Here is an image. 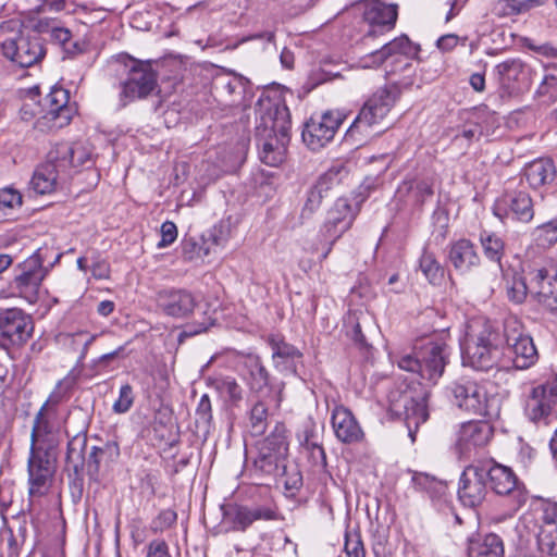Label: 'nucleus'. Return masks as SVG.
I'll use <instances>...</instances> for the list:
<instances>
[{
  "label": "nucleus",
  "mask_w": 557,
  "mask_h": 557,
  "mask_svg": "<svg viewBox=\"0 0 557 557\" xmlns=\"http://www.w3.org/2000/svg\"><path fill=\"white\" fill-rule=\"evenodd\" d=\"M64 419L60 414L38 410L30 432V448L27 461L29 495L42 496L51 481L57 449L62 442Z\"/></svg>",
  "instance_id": "1"
},
{
  "label": "nucleus",
  "mask_w": 557,
  "mask_h": 557,
  "mask_svg": "<svg viewBox=\"0 0 557 557\" xmlns=\"http://www.w3.org/2000/svg\"><path fill=\"white\" fill-rule=\"evenodd\" d=\"M257 104L260 116L256 136L260 146V160L267 165L277 166L285 159L290 127L289 110L280 99H260Z\"/></svg>",
  "instance_id": "2"
},
{
  "label": "nucleus",
  "mask_w": 557,
  "mask_h": 557,
  "mask_svg": "<svg viewBox=\"0 0 557 557\" xmlns=\"http://www.w3.org/2000/svg\"><path fill=\"white\" fill-rule=\"evenodd\" d=\"M257 104L260 116L256 136L260 146V160L267 165L277 166L285 159L290 127L289 110L280 99H260Z\"/></svg>",
  "instance_id": "3"
},
{
  "label": "nucleus",
  "mask_w": 557,
  "mask_h": 557,
  "mask_svg": "<svg viewBox=\"0 0 557 557\" xmlns=\"http://www.w3.org/2000/svg\"><path fill=\"white\" fill-rule=\"evenodd\" d=\"M110 66L117 75H126V78L120 83L121 107L148 97L157 88V73L150 62L134 59L128 54H120Z\"/></svg>",
  "instance_id": "4"
},
{
  "label": "nucleus",
  "mask_w": 557,
  "mask_h": 557,
  "mask_svg": "<svg viewBox=\"0 0 557 557\" xmlns=\"http://www.w3.org/2000/svg\"><path fill=\"white\" fill-rule=\"evenodd\" d=\"M462 362L478 371L509 369V361L504 360V352L498 346V334L490 323L485 322L475 334L467 332Z\"/></svg>",
  "instance_id": "5"
},
{
  "label": "nucleus",
  "mask_w": 557,
  "mask_h": 557,
  "mask_svg": "<svg viewBox=\"0 0 557 557\" xmlns=\"http://www.w3.org/2000/svg\"><path fill=\"white\" fill-rule=\"evenodd\" d=\"M430 396L431 391L421 383L407 385L404 391H394L389 394V411L405 420L412 442L419 426L429 419Z\"/></svg>",
  "instance_id": "6"
},
{
  "label": "nucleus",
  "mask_w": 557,
  "mask_h": 557,
  "mask_svg": "<svg viewBox=\"0 0 557 557\" xmlns=\"http://www.w3.org/2000/svg\"><path fill=\"white\" fill-rule=\"evenodd\" d=\"M445 343L428 342L411 352L401 354L396 362L399 369L417 373L433 384L443 375L448 358Z\"/></svg>",
  "instance_id": "7"
},
{
  "label": "nucleus",
  "mask_w": 557,
  "mask_h": 557,
  "mask_svg": "<svg viewBox=\"0 0 557 557\" xmlns=\"http://www.w3.org/2000/svg\"><path fill=\"white\" fill-rule=\"evenodd\" d=\"M504 337V360L509 361V368L524 370L537 361L539 355L533 339L524 333L523 324L517 317L510 315L505 319Z\"/></svg>",
  "instance_id": "8"
},
{
  "label": "nucleus",
  "mask_w": 557,
  "mask_h": 557,
  "mask_svg": "<svg viewBox=\"0 0 557 557\" xmlns=\"http://www.w3.org/2000/svg\"><path fill=\"white\" fill-rule=\"evenodd\" d=\"M400 96L397 85H385L379 88L362 106L358 115L348 129V134L355 132L370 134L376 126H380L389 113Z\"/></svg>",
  "instance_id": "9"
},
{
  "label": "nucleus",
  "mask_w": 557,
  "mask_h": 557,
  "mask_svg": "<svg viewBox=\"0 0 557 557\" xmlns=\"http://www.w3.org/2000/svg\"><path fill=\"white\" fill-rule=\"evenodd\" d=\"M44 261L45 252L42 248H39L26 260L17 264V273L10 284L14 296L23 298L28 304L37 302L42 281L49 271Z\"/></svg>",
  "instance_id": "10"
},
{
  "label": "nucleus",
  "mask_w": 557,
  "mask_h": 557,
  "mask_svg": "<svg viewBox=\"0 0 557 557\" xmlns=\"http://www.w3.org/2000/svg\"><path fill=\"white\" fill-rule=\"evenodd\" d=\"M448 392L453 404L461 410L483 417H492L495 413V398L488 395L483 384L461 379L453 382Z\"/></svg>",
  "instance_id": "11"
},
{
  "label": "nucleus",
  "mask_w": 557,
  "mask_h": 557,
  "mask_svg": "<svg viewBox=\"0 0 557 557\" xmlns=\"http://www.w3.org/2000/svg\"><path fill=\"white\" fill-rule=\"evenodd\" d=\"M288 453V443L285 428L276 425L274 430L258 444V456L255 468L269 475L285 472V458Z\"/></svg>",
  "instance_id": "12"
},
{
  "label": "nucleus",
  "mask_w": 557,
  "mask_h": 557,
  "mask_svg": "<svg viewBox=\"0 0 557 557\" xmlns=\"http://www.w3.org/2000/svg\"><path fill=\"white\" fill-rule=\"evenodd\" d=\"M244 366L248 371L247 382L253 397L268 398L269 403H274V406L280 408L283 400L284 383L271 382L268 370L256 355H248Z\"/></svg>",
  "instance_id": "13"
},
{
  "label": "nucleus",
  "mask_w": 557,
  "mask_h": 557,
  "mask_svg": "<svg viewBox=\"0 0 557 557\" xmlns=\"http://www.w3.org/2000/svg\"><path fill=\"white\" fill-rule=\"evenodd\" d=\"M346 119L339 110H330L319 117H311L302 131V140L313 151L320 150L333 140L338 127Z\"/></svg>",
  "instance_id": "14"
},
{
  "label": "nucleus",
  "mask_w": 557,
  "mask_h": 557,
  "mask_svg": "<svg viewBox=\"0 0 557 557\" xmlns=\"http://www.w3.org/2000/svg\"><path fill=\"white\" fill-rule=\"evenodd\" d=\"M34 332V322L22 309L11 308L0 312V345L21 347Z\"/></svg>",
  "instance_id": "15"
},
{
  "label": "nucleus",
  "mask_w": 557,
  "mask_h": 557,
  "mask_svg": "<svg viewBox=\"0 0 557 557\" xmlns=\"http://www.w3.org/2000/svg\"><path fill=\"white\" fill-rule=\"evenodd\" d=\"M348 172L343 164L332 165L309 188L300 212L301 222L310 220L320 209L322 200L329 191L338 186Z\"/></svg>",
  "instance_id": "16"
},
{
  "label": "nucleus",
  "mask_w": 557,
  "mask_h": 557,
  "mask_svg": "<svg viewBox=\"0 0 557 557\" xmlns=\"http://www.w3.org/2000/svg\"><path fill=\"white\" fill-rule=\"evenodd\" d=\"M355 216L356 213L346 198H338L327 210L324 223L320 230L321 236L329 242V248L323 258L327 257L334 243L350 228Z\"/></svg>",
  "instance_id": "17"
},
{
  "label": "nucleus",
  "mask_w": 557,
  "mask_h": 557,
  "mask_svg": "<svg viewBox=\"0 0 557 557\" xmlns=\"http://www.w3.org/2000/svg\"><path fill=\"white\" fill-rule=\"evenodd\" d=\"M493 212L502 221L529 223L534 216V205L527 191H507L496 200Z\"/></svg>",
  "instance_id": "18"
},
{
  "label": "nucleus",
  "mask_w": 557,
  "mask_h": 557,
  "mask_svg": "<svg viewBox=\"0 0 557 557\" xmlns=\"http://www.w3.org/2000/svg\"><path fill=\"white\" fill-rule=\"evenodd\" d=\"M2 54L21 67H29L45 55L44 45L39 37L18 36L5 39L1 44Z\"/></svg>",
  "instance_id": "19"
},
{
  "label": "nucleus",
  "mask_w": 557,
  "mask_h": 557,
  "mask_svg": "<svg viewBox=\"0 0 557 557\" xmlns=\"http://www.w3.org/2000/svg\"><path fill=\"white\" fill-rule=\"evenodd\" d=\"M50 159L59 161L61 171L69 177L77 173L81 168L88 169L92 164L91 149L84 143H60L50 149Z\"/></svg>",
  "instance_id": "20"
},
{
  "label": "nucleus",
  "mask_w": 557,
  "mask_h": 557,
  "mask_svg": "<svg viewBox=\"0 0 557 557\" xmlns=\"http://www.w3.org/2000/svg\"><path fill=\"white\" fill-rule=\"evenodd\" d=\"M486 467L472 463L461 473L458 487L460 502L468 507H476L486 496Z\"/></svg>",
  "instance_id": "21"
},
{
  "label": "nucleus",
  "mask_w": 557,
  "mask_h": 557,
  "mask_svg": "<svg viewBox=\"0 0 557 557\" xmlns=\"http://www.w3.org/2000/svg\"><path fill=\"white\" fill-rule=\"evenodd\" d=\"M419 50L420 47L412 42L407 35H401L369 54L364 59V66H377L384 61L392 60V62L404 61V69H407L410 66L409 60L416 57Z\"/></svg>",
  "instance_id": "22"
},
{
  "label": "nucleus",
  "mask_w": 557,
  "mask_h": 557,
  "mask_svg": "<svg viewBox=\"0 0 557 557\" xmlns=\"http://www.w3.org/2000/svg\"><path fill=\"white\" fill-rule=\"evenodd\" d=\"M486 478L490 479L492 490L498 495H509L515 498L513 508L517 510L527 502V494L517 484L513 471L499 463H484Z\"/></svg>",
  "instance_id": "23"
},
{
  "label": "nucleus",
  "mask_w": 557,
  "mask_h": 557,
  "mask_svg": "<svg viewBox=\"0 0 557 557\" xmlns=\"http://www.w3.org/2000/svg\"><path fill=\"white\" fill-rule=\"evenodd\" d=\"M494 429L486 420H471L460 425L456 448L460 455H468L472 450L485 447L492 440Z\"/></svg>",
  "instance_id": "24"
},
{
  "label": "nucleus",
  "mask_w": 557,
  "mask_h": 557,
  "mask_svg": "<svg viewBox=\"0 0 557 557\" xmlns=\"http://www.w3.org/2000/svg\"><path fill=\"white\" fill-rule=\"evenodd\" d=\"M235 531L245 532L258 521H276L281 515L276 507L264 505H232L225 512Z\"/></svg>",
  "instance_id": "25"
},
{
  "label": "nucleus",
  "mask_w": 557,
  "mask_h": 557,
  "mask_svg": "<svg viewBox=\"0 0 557 557\" xmlns=\"http://www.w3.org/2000/svg\"><path fill=\"white\" fill-rule=\"evenodd\" d=\"M530 295L550 311H557V276L544 268L529 272Z\"/></svg>",
  "instance_id": "26"
},
{
  "label": "nucleus",
  "mask_w": 557,
  "mask_h": 557,
  "mask_svg": "<svg viewBox=\"0 0 557 557\" xmlns=\"http://www.w3.org/2000/svg\"><path fill=\"white\" fill-rule=\"evenodd\" d=\"M557 403V386L554 384H542L532 388L525 400L524 411L528 418L537 422L545 420Z\"/></svg>",
  "instance_id": "27"
},
{
  "label": "nucleus",
  "mask_w": 557,
  "mask_h": 557,
  "mask_svg": "<svg viewBox=\"0 0 557 557\" xmlns=\"http://www.w3.org/2000/svg\"><path fill=\"white\" fill-rule=\"evenodd\" d=\"M157 304L164 314L173 318H186L196 307L193 294L185 289L161 290L157 295Z\"/></svg>",
  "instance_id": "28"
},
{
  "label": "nucleus",
  "mask_w": 557,
  "mask_h": 557,
  "mask_svg": "<svg viewBox=\"0 0 557 557\" xmlns=\"http://www.w3.org/2000/svg\"><path fill=\"white\" fill-rule=\"evenodd\" d=\"M58 164L59 161L50 159L49 151L46 161L35 169L29 185L36 194H50L55 190L60 181L70 178L66 172L61 171Z\"/></svg>",
  "instance_id": "29"
},
{
  "label": "nucleus",
  "mask_w": 557,
  "mask_h": 557,
  "mask_svg": "<svg viewBox=\"0 0 557 557\" xmlns=\"http://www.w3.org/2000/svg\"><path fill=\"white\" fill-rule=\"evenodd\" d=\"M331 423L336 438L342 443H358L364 436V433L352 412L342 405L334 407Z\"/></svg>",
  "instance_id": "30"
},
{
  "label": "nucleus",
  "mask_w": 557,
  "mask_h": 557,
  "mask_svg": "<svg viewBox=\"0 0 557 557\" xmlns=\"http://www.w3.org/2000/svg\"><path fill=\"white\" fill-rule=\"evenodd\" d=\"M397 5L387 4L380 0L368 1L364 5L363 18L372 27L368 36H373L377 30H389L397 21Z\"/></svg>",
  "instance_id": "31"
},
{
  "label": "nucleus",
  "mask_w": 557,
  "mask_h": 557,
  "mask_svg": "<svg viewBox=\"0 0 557 557\" xmlns=\"http://www.w3.org/2000/svg\"><path fill=\"white\" fill-rule=\"evenodd\" d=\"M448 258L455 270L461 274L469 273L480 264V257L474 245L465 238L457 240L450 246Z\"/></svg>",
  "instance_id": "32"
},
{
  "label": "nucleus",
  "mask_w": 557,
  "mask_h": 557,
  "mask_svg": "<svg viewBox=\"0 0 557 557\" xmlns=\"http://www.w3.org/2000/svg\"><path fill=\"white\" fill-rule=\"evenodd\" d=\"M120 456V446L115 441H108L102 446H92L86 462L87 473L96 478L102 462H113Z\"/></svg>",
  "instance_id": "33"
},
{
  "label": "nucleus",
  "mask_w": 557,
  "mask_h": 557,
  "mask_svg": "<svg viewBox=\"0 0 557 557\" xmlns=\"http://www.w3.org/2000/svg\"><path fill=\"white\" fill-rule=\"evenodd\" d=\"M67 92L62 89H53L48 96L49 109L47 115L50 121H54L58 127H63L71 122L72 110L67 107Z\"/></svg>",
  "instance_id": "34"
},
{
  "label": "nucleus",
  "mask_w": 557,
  "mask_h": 557,
  "mask_svg": "<svg viewBox=\"0 0 557 557\" xmlns=\"http://www.w3.org/2000/svg\"><path fill=\"white\" fill-rule=\"evenodd\" d=\"M468 557H504L502 539L494 533L471 539L468 546Z\"/></svg>",
  "instance_id": "35"
},
{
  "label": "nucleus",
  "mask_w": 557,
  "mask_h": 557,
  "mask_svg": "<svg viewBox=\"0 0 557 557\" xmlns=\"http://www.w3.org/2000/svg\"><path fill=\"white\" fill-rule=\"evenodd\" d=\"M556 174L553 161L534 160L524 169V176L532 188H539L554 181Z\"/></svg>",
  "instance_id": "36"
},
{
  "label": "nucleus",
  "mask_w": 557,
  "mask_h": 557,
  "mask_svg": "<svg viewBox=\"0 0 557 557\" xmlns=\"http://www.w3.org/2000/svg\"><path fill=\"white\" fill-rule=\"evenodd\" d=\"M503 280L508 299L522 304L530 294V282L527 283L519 272L509 269L503 271Z\"/></svg>",
  "instance_id": "37"
},
{
  "label": "nucleus",
  "mask_w": 557,
  "mask_h": 557,
  "mask_svg": "<svg viewBox=\"0 0 557 557\" xmlns=\"http://www.w3.org/2000/svg\"><path fill=\"white\" fill-rule=\"evenodd\" d=\"M499 83L507 89H513V84L524 75V64L519 59H509L495 66Z\"/></svg>",
  "instance_id": "38"
},
{
  "label": "nucleus",
  "mask_w": 557,
  "mask_h": 557,
  "mask_svg": "<svg viewBox=\"0 0 557 557\" xmlns=\"http://www.w3.org/2000/svg\"><path fill=\"white\" fill-rule=\"evenodd\" d=\"M256 401L253 403L250 409V430L255 435H260L264 432L268 418L269 410L274 407V403H269L268 398L255 397Z\"/></svg>",
  "instance_id": "39"
},
{
  "label": "nucleus",
  "mask_w": 557,
  "mask_h": 557,
  "mask_svg": "<svg viewBox=\"0 0 557 557\" xmlns=\"http://www.w3.org/2000/svg\"><path fill=\"white\" fill-rule=\"evenodd\" d=\"M87 446V435L85 431L78 432L67 443L66 462L71 465L75 472L84 465V451Z\"/></svg>",
  "instance_id": "40"
},
{
  "label": "nucleus",
  "mask_w": 557,
  "mask_h": 557,
  "mask_svg": "<svg viewBox=\"0 0 557 557\" xmlns=\"http://www.w3.org/2000/svg\"><path fill=\"white\" fill-rule=\"evenodd\" d=\"M49 36L51 40L60 45L69 55H76L85 50L86 45L84 42L73 41L71 30L59 24L51 29Z\"/></svg>",
  "instance_id": "41"
},
{
  "label": "nucleus",
  "mask_w": 557,
  "mask_h": 557,
  "mask_svg": "<svg viewBox=\"0 0 557 557\" xmlns=\"http://www.w3.org/2000/svg\"><path fill=\"white\" fill-rule=\"evenodd\" d=\"M480 243L485 257L491 261L500 263L505 251V244L502 237L495 233L482 231L480 233Z\"/></svg>",
  "instance_id": "42"
},
{
  "label": "nucleus",
  "mask_w": 557,
  "mask_h": 557,
  "mask_svg": "<svg viewBox=\"0 0 557 557\" xmlns=\"http://www.w3.org/2000/svg\"><path fill=\"white\" fill-rule=\"evenodd\" d=\"M420 269L425 278L433 285L440 284L444 276L441 264L437 262L435 256L428 250H424L420 258Z\"/></svg>",
  "instance_id": "43"
},
{
  "label": "nucleus",
  "mask_w": 557,
  "mask_h": 557,
  "mask_svg": "<svg viewBox=\"0 0 557 557\" xmlns=\"http://www.w3.org/2000/svg\"><path fill=\"white\" fill-rule=\"evenodd\" d=\"M361 320L362 318L356 312H349L344 318L343 331L345 332V335L356 345L360 347H367L368 343L361 331Z\"/></svg>",
  "instance_id": "44"
},
{
  "label": "nucleus",
  "mask_w": 557,
  "mask_h": 557,
  "mask_svg": "<svg viewBox=\"0 0 557 557\" xmlns=\"http://www.w3.org/2000/svg\"><path fill=\"white\" fill-rule=\"evenodd\" d=\"M23 203L21 193L14 188L5 187L0 189V219L11 215L15 209H20Z\"/></svg>",
  "instance_id": "45"
},
{
  "label": "nucleus",
  "mask_w": 557,
  "mask_h": 557,
  "mask_svg": "<svg viewBox=\"0 0 557 557\" xmlns=\"http://www.w3.org/2000/svg\"><path fill=\"white\" fill-rule=\"evenodd\" d=\"M536 543L541 553L557 556V527H540Z\"/></svg>",
  "instance_id": "46"
},
{
  "label": "nucleus",
  "mask_w": 557,
  "mask_h": 557,
  "mask_svg": "<svg viewBox=\"0 0 557 557\" xmlns=\"http://www.w3.org/2000/svg\"><path fill=\"white\" fill-rule=\"evenodd\" d=\"M532 236L539 247L549 248L557 243V220L537 226Z\"/></svg>",
  "instance_id": "47"
},
{
  "label": "nucleus",
  "mask_w": 557,
  "mask_h": 557,
  "mask_svg": "<svg viewBox=\"0 0 557 557\" xmlns=\"http://www.w3.org/2000/svg\"><path fill=\"white\" fill-rule=\"evenodd\" d=\"M269 344L272 348V357L273 359H283V360H295L296 358H300V351L293 345L284 342L283 339H278L275 337H271L269 339Z\"/></svg>",
  "instance_id": "48"
},
{
  "label": "nucleus",
  "mask_w": 557,
  "mask_h": 557,
  "mask_svg": "<svg viewBox=\"0 0 557 557\" xmlns=\"http://www.w3.org/2000/svg\"><path fill=\"white\" fill-rule=\"evenodd\" d=\"M213 420L212 404L208 394H203L196 408V423L198 428L209 431Z\"/></svg>",
  "instance_id": "49"
},
{
  "label": "nucleus",
  "mask_w": 557,
  "mask_h": 557,
  "mask_svg": "<svg viewBox=\"0 0 557 557\" xmlns=\"http://www.w3.org/2000/svg\"><path fill=\"white\" fill-rule=\"evenodd\" d=\"M67 391L69 386H65V382L60 381L39 410H44L45 413L59 414L58 406L65 399Z\"/></svg>",
  "instance_id": "50"
},
{
  "label": "nucleus",
  "mask_w": 557,
  "mask_h": 557,
  "mask_svg": "<svg viewBox=\"0 0 557 557\" xmlns=\"http://www.w3.org/2000/svg\"><path fill=\"white\" fill-rule=\"evenodd\" d=\"M218 389L234 405L243 399V388L233 377H225L218 383Z\"/></svg>",
  "instance_id": "51"
},
{
  "label": "nucleus",
  "mask_w": 557,
  "mask_h": 557,
  "mask_svg": "<svg viewBox=\"0 0 557 557\" xmlns=\"http://www.w3.org/2000/svg\"><path fill=\"white\" fill-rule=\"evenodd\" d=\"M344 549L347 557H366L363 543L358 532H346Z\"/></svg>",
  "instance_id": "52"
},
{
  "label": "nucleus",
  "mask_w": 557,
  "mask_h": 557,
  "mask_svg": "<svg viewBox=\"0 0 557 557\" xmlns=\"http://www.w3.org/2000/svg\"><path fill=\"white\" fill-rule=\"evenodd\" d=\"M177 515L172 509H164L152 520L150 529L153 533L163 532L175 524Z\"/></svg>",
  "instance_id": "53"
},
{
  "label": "nucleus",
  "mask_w": 557,
  "mask_h": 557,
  "mask_svg": "<svg viewBox=\"0 0 557 557\" xmlns=\"http://www.w3.org/2000/svg\"><path fill=\"white\" fill-rule=\"evenodd\" d=\"M134 404L133 387L129 384H124L120 388L119 398L113 404V411L115 413L127 412Z\"/></svg>",
  "instance_id": "54"
},
{
  "label": "nucleus",
  "mask_w": 557,
  "mask_h": 557,
  "mask_svg": "<svg viewBox=\"0 0 557 557\" xmlns=\"http://www.w3.org/2000/svg\"><path fill=\"white\" fill-rule=\"evenodd\" d=\"M302 445H305L307 449L311 450L313 457H315L317 454L321 459V462L325 463L326 455L322 445L318 442L317 436L314 435L313 426L305 429Z\"/></svg>",
  "instance_id": "55"
},
{
  "label": "nucleus",
  "mask_w": 557,
  "mask_h": 557,
  "mask_svg": "<svg viewBox=\"0 0 557 557\" xmlns=\"http://www.w3.org/2000/svg\"><path fill=\"white\" fill-rule=\"evenodd\" d=\"M544 3L545 0H507V9L509 13L521 14L542 7Z\"/></svg>",
  "instance_id": "56"
},
{
  "label": "nucleus",
  "mask_w": 557,
  "mask_h": 557,
  "mask_svg": "<svg viewBox=\"0 0 557 557\" xmlns=\"http://www.w3.org/2000/svg\"><path fill=\"white\" fill-rule=\"evenodd\" d=\"M145 557H172L169 544L161 539L152 540L145 548Z\"/></svg>",
  "instance_id": "57"
},
{
  "label": "nucleus",
  "mask_w": 557,
  "mask_h": 557,
  "mask_svg": "<svg viewBox=\"0 0 557 557\" xmlns=\"http://www.w3.org/2000/svg\"><path fill=\"white\" fill-rule=\"evenodd\" d=\"M161 240L158 243L159 248L170 246L177 238V227L172 221H165L161 225Z\"/></svg>",
  "instance_id": "58"
},
{
  "label": "nucleus",
  "mask_w": 557,
  "mask_h": 557,
  "mask_svg": "<svg viewBox=\"0 0 557 557\" xmlns=\"http://www.w3.org/2000/svg\"><path fill=\"white\" fill-rule=\"evenodd\" d=\"M542 524L541 527L553 525L557 527V503L545 500L542 504Z\"/></svg>",
  "instance_id": "59"
},
{
  "label": "nucleus",
  "mask_w": 557,
  "mask_h": 557,
  "mask_svg": "<svg viewBox=\"0 0 557 557\" xmlns=\"http://www.w3.org/2000/svg\"><path fill=\"white\" fill-rule=\"evenodd\" d=\"M91 274L97 280H107L110 277V265L106 260H97L90 268Z\"/></svg>",
  "instance_id": "60"
},
{
  "label": "nucleus",
  "mask_w": 557,
  "mask_h": 557,
  "mask_svg": "<svg viewBox=\"0 0 557 557\" xmlns=\"http://www.w3.org/2000/svg\"><path fill=\"white\" fill-rule=\"evenodd\" d=\"M413 484L424 491H430L433 488V486L436 484V481L434 478H431L429 474L425 473H414L412 476Z\"/></svg>",
  "instance_id": "61"
},
{
  "label": "nucleus",
  "mask_w": 557,
  "mask_h": 557,
  "mask_svg": "<svg viewBox=\"0 0 557 557\" xmlns=\"http://www.w3.org/2000/svg\"><path fill=\"white\" fill-rule=\"evenodd\" d=\"M458 44V36L455 34H447L440 37L436 41V46L440 50L447 52L453 50Z\"/></svg>",
  "instance_id": "62"
},
{
  "label": "nucleus",
  "mask_w": 557,
  "mask_h": 557,
  "mask_svg": "<svg viewBox=\"0 0 557 557\" xmlns=\"http://www.w3.org/2000/svg\"><path fill=\"white\" fill-rule=\"evenodd\" d=\"M416 195L420 202H424V200L433 195V187L429 181H421L416 185Z\"/></svg>",
  "instance_id": "63"
},
{
  "label": "nucleus",
  "mask_w": 557,
  "mask_h": 557,
  "mask_svg": "<svg viewBox=\"0 0 557 557\" xmlns=\"http://www.w3.org/2000/svg\"><path fill=\"white\" fill-rule=\"evenodd\" d=\"M95 338H96V335H90L84 331L77 332L73 335V342L82 343V345H83V350H82L83 357L86 355L89 345H91V343L95 341Z\"/></svg>",
  "instance_id": "64"
}]
</instances>
